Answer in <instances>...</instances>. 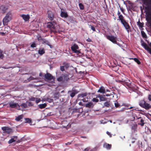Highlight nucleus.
<instances>
[{"instance_id":"nucleus-1","label":"nucleus","mask_w":151,"mask_h":151,"mask_svg":"<svg viewBox=\"0 0 151 151\" xmlns=\"http://www.w3.org/2000/svg\"><path fill=\"white\" fill-rule=\"evenodd\" d=\"M47 27L51 29L52 31L54 33L61 31L60 29V26L57 24L55 22H49L48 23Z\"/></svg>"},{"instance_id":"nucleus-2","label":"nucleus","mask_w":151,"mask_h":151,"mask_svg":"<svg viewBox=\"0 0 151 151\" xmlns=\"http://www.w3.org/2000/svg\"><path fill=\"white\" fill-rule=\"evenodd\" d=\"M12 14L10 13H7L3 20L4 25L7 24V23L11 19Z\"/></svg>"},{"instance_id":"nucleus-3","label":"nucleus","mask_w":151,"mask_h":151,"mask_svg":"<svg viewBox=\"0 0 151 151\" xmlns=\"http://www.w3.org/2000/svg\"><path fill=\"white\" fill-rule=\"evenodd\" d=\"M139 105L141 106L146 109H148L151 107V106L149 104L143 100L139 102Z\"/></svg>"},{"instance_id":"nucleus-4","label":"nucleus","mask_w":151,"mask_h":151,"mask_svg":"<svg viewBox=\"0 0 151 151\" xmlns=\"http://www.w3.org/2000/svg\"><path fill=\"white\" fill-rule=\"evenodd\" d=\"M71 48L72 51L74 53L78 54L80 53H81L80 51L78 50L79 49V47L77 45L75 44H74L71 46Z\"/></svg>"},{"instance_id":"nucleus-5","label":"nucleus","mask_w":151,"mask_h":151,"mask_svg":"<svg viewBox=\"0 0 151 151\" xmlns=\"http://www.w3.org/2000/svg\"><path fill=\"white\" fill-rule=\"evenodd\" d=\"M9 104L10 107L14 108H16L18 110H19L20 106L17 103H15L13 101H11L9 103Z\"/></svg>"},{"instance_id":"nucleus-6","label":"nucleus","mask_w":151,"mask_h":151,"mask_svg":"<svg viewBox=\"0 0 151 151\" xmlns=\"http://www.w3.org/2000/svg\"><path fill=\"white\" fill-rule=\"evenodd\" d=\"M106 38L114 43H116V37L112 35H108L106 36Z\"/></svg>"},{"instance_id":"nucleus-7","label":"nucleus","mask_w":151,"mask_h":151,"mask_svg":"<svg viewBox=\"0 0 151 151\" xmlns=\"http://www.w3.org/2000/svg\"><path fill=\"white\" fill-rule=\"evenodd\" d=\"M1 129L3 131L4 133L9 134L12 132V129L8 127H2L1 128Z\"/></svg>"},{"instance_id":"nucleus-8","label":"nucleus","mask_w":151,"mask_h":151,"mask_svg":"<svg viewBox=\"0 0 151 151\" xmlns=\"http://www.w3.org/2000/svg\"><path fill=\"white\" fill-rule=\"evenodd\" d=\"M45 78L48 80H51V83H53L54 81V80L53 79V77L50 73H47L45 75Z\"/></svg>"},{"instance_id":"nucleus-9","label":"nucleus","mask_w":151,"mask_h":151,"mask_svg":"<svg viewBox=\"0 0 151 151\" xmlns=\"http://www.w3.org/2000/svg\"><path fill=\"white\" fill-rule=\"evenodd\" d=\"M121 23L123 25L127 31L129 33L130 29V27L127 22L125 21H123V22H122Z\"/></svg>"},{"instance_id":"nucleus-10","label":"nucleus","mask_w":151,"mask_h":151,"mask_svg":"<svg viewBox=\"0 0 151 151\" xmlns=\"http://www.w3.org/2000/svg\"><path fill=\"white\" fill-rule=\"evenodd\" d=\"M20 16L25 21H28L30 18L28 14H21Z\"/></svg>"},{"instance_id":"nucleus-11","label":"nucleus","mask_w":151,"mask_h":151,"mask_svg":"<svg viewBox=\"0 0 151 151\" xmlns=\"http://www.w3.org/2000/svg\"><path fill=\"white\" fill-rule=\"evenodd\" d=\"M142 45L146 50H147L149 52L150 54H151V49L148 47V46L145 43L143 42L142 43Z\"/></svg>"},{"instance_id":"nucleus-12","label":"nucleus","mask_w":151,"mask_h":151,"mask_svg":"<svg viewBox=\"0 0 151 151\" xmlns=\"http://www.w3.org/2000/svg\"><path fill=\"white\" fill-rule=\"evenodd\" d=\"M17 137L16 136H14L12 137L11 139L8 142V143L9 144H11L12 143L15 142L17 140Z\"/></svg>"},{"instance_id":"nucleus-13","label":"nucleus","mask_w":151,"mask_h":151,"mask_svg":"<svg viewBox=\"0 0 151 151\" xmlns=\"http://www.w3.org/2000/svg\"><path fill=\"white\" fill-rule=\"evenodd\" d=\"M48 17L50 20H52L54 18V14L53 13L50 11L48 12Z\"/></svg>"},{"instance_id":"nucleus-14","label":"nucleus","mask_w":151,"mask_h":151,"mask_svg":"<svg viewBox=\"0 0 151 151\" xmlns=\"http://www.w3.org/2000/svg\"><path fill=\"white\" fill-rule=\"evenodd\" d=\"M137 119L139 120V121L138 124L140 125L141 126H143L145 124V123L143 119L141 117L138 118Z\"/></svg>"},{"instance_id":"nucleus-15","label":"nucleus","mask_w":151,"mask_h":151,"mask_svg":"<svg viewBox=\"0 0 151 151\" xmlns=\"http://www.w3.org/2000/svg\"><path fill=\"white\" fill-rule=\"evenodd\" d=\"M38 53L40 55H42L45 53V50L43 48H40L38 51Z\"/></svg>"},{"instance_id":"nucleus-16","label":"nucleus","mask_w":151,"mask_h":151,"mask_svg":"<svg viewBox=\"0 0 151 151\" xmlns=\"http://www.w3.org/2000/svg\"><path fill=\"white\" fill-rule=\"evenodd\" d=\"M98 92L100 93H104L105 92V90L104 88L103 87H101L97 91Z\"/></svg>"},{"instance_id":"nucleus-17","label":"nucleus","mask_w":151,"mask_h":151,"mask_svg":"<svg viewBox=\"0 0 151 151\" xmlns=\"http://www.w3.org/2000/svg\"><path fill=\"white\" fill-rule=\"evenodd\" d=\"M94 106L93 103L90 102L85 105V106L89 108H92Z\"/></svg>"},{"instance_id":"nucleus-18","label":"nucleus","mask_w":151,"mask_h":151,"mask_svg":"<svg viewBox=\"0 0 151 151\" xmlns=\"http://www.w3.org/2000/svg\"><path fill=\"white\" fill-rule=\"evenodd\" d=\"M60 16L62 17L66 18L68 17V15L66 12L62 11L61 13Z\"/></svg>"},{"instance_id":"nucleus-19","label":"nucleus","mask_w":151,"mask_h":151,"mask_svg":"<svg viewBox=\"0 0 151 151\" xmlns=\"http://www.w3.org/2000/svg\"><path fill=\"white\" fill-rule=\"evenodd\" d=\"M111 145L107 143H105L103 145L104 147L107 149H109L111 148Z\"/></svg>"},{"instance_id":"nucleus-20","label":"nucleus","mask_w":151,"mask_h":151,"mask_svg":"<svg viewBox=\"0 0 151 151\" xmlns=\"http://www.w3.org/2000/svg\"><path fill=\"white\" fill-rule=\"evenodd\" d=\"M110 103L109 102L107 101L105 102L104 104V106L102 107L103 108H104L105 107H109L110 106Z\"/></svg>"},{"instance_id":"nucleus-21","label":"nucleus","mask_w":151,"mask_h":151,"mask_svg":"<svg viewBox=\"0 0 151 151\" xmlns=\"http://www.w3.org/2000/svg\"><path fill=\"white\" fill-rule=\"evenodd\" d=\"M63 79L64 81H67L68 79V74H65L62 75Z\"/></svg>"},{"instance_id":"nucleus-22","label":"nucleus","mask_w":151,"mask_h":151,"mask_svg":"<svg viewBox=\"0 0 151 151\" xmlns=\"http://www.w3.org/2000/svg\"><path fill=\"white\" fill-rule=\"evenodd\" d=\"M68 93H70V95L72 97H73L76 93L75 91H73L72 92L71 91H69Z\"/></svg>"},{"instance_id":"nucleus-23","label":"nucleus","mask_w":151,"mask_h":151,"mask_svg":"<svg viewBox=\"0 0 151 151\" xmlns=\"http://www.w3.org/2000/svg\"><path fill=\"white\" fill-rule=\"evenodd\" d=\"M7 8L3 6H1L0 7V9L1 10L4 12H5Z\"/></svg>"},{"instance_id":"nucleus-24","label":"nucleus","mask_w":151,"mask_h":151,"mask_svg":"<svg viewBox=\"0 0 151 151\" xmlns=\"http://www.w3.org/2000/svg\"><path fill=\"white\" fill-rule=\"evenodd\" d=\"M119 20H120L121 22L122 23L123 21H125L124 19V17L122 15H119Z\"/></svg>"},{"instance_id":"nucleus-25","label":"nucleus","mask_w":151,"mask_h":151,"mask_svg":"<svg viewBox=\"0 0 151 151\" xmlns=\"http://www.w3.org/2000/svg\"><path fill=\"white\" fill-rule=\"evenodd\" d=\"M105 95H101V96L100 98V100L101 101H104L106 100V98L105 97Z\"/></svg>"},{"instance_id":"nucleus-26","label":"nucleus","mask_w":151,"mask_h":151,"mask_svg":"<svg viewBox=\"0 0 151 151\" xmlns=\"http://www.w3.org/2000/svg\"><path fill=\"white\" fill-rule=\"evenodd\" d=\"M37 39L40 42H41V41H42V43H45L46 41L45 40L42 38L40 37H38L37 38Z\"/></svg>"},{"instance_id":"nucleus-27","label":"nucleus","mask_w":151,"mask_h":151,"mask_svg":"<svg viewBox=\"0 0 151 151\" xmlns=\"http://www.w3.org/2000/svg\"><path fill=\"white\" fill-rule=\"evenodd\" d=\"M46 106V104H40L39 105V107L40 109H43L45 108Z\"/></svg>"},{"instance_id":"nucleus-28","label":"nucleus","mask_w":151,"mask_h":151,"mask_svg":"<svg viewBox=\"0 0 151 151\" xmlns=\"http://www.w3.org/2000/svg\"><path fill=\"white\" fill-rule=\"evenodd\" d=\"M137 125H133L132 127V129L134 131H135L137 130Z\"/></svg>"},{"instance_id":"nucleus-29","label":"nucleus","mask_w":151,"mask_h":151,"mask_svg":"<svg viewBox=\"0 0 151 151\" xmlns=\"http://www.w3.org/2000/svg\"><path fill=\"white\" fill-rule=\"evenodd\" d=\"M23 116L22 115H20L18 117L16 118L15 119L17 121H19L20 119H22Z\"/></svg>"},{"instance_id":"nucleus-30","label":"nucleus","mask_w":151,"mask_h":151,"mask_svg":"<svg viewBox=\"0 0 151 151\" xmlns=\"http://www.w3.org/2000/svg\"><path fill=\"white\" fill-rule=\"evenodd\" d=\"M25 120L26 121L25 123H30L31 122V120L29 118H26L25 119Z\"/></svg>"},{"instance_id":"nucleus-31","label":"nucleus","mask_w":151,"mask_h":151,"mask_svg":"<svg viewBox=\"0 0 151 151\" xmlns=\"http://www.w3.org/2000/svg\"><path fill=\"white\" fill-rule=\"evenodd\" d=\"M132 59H133L134 61L136 62L138 64H140V61L137 58H132Z\"/></svg>"},{"instance_id":"nucleus-32","label":"nucleus","mask_w":151,"mask_h":151,"mask_svg":"<svg viewBox=\"0 0 151 151\" xmlns=\"http://www.w3.org/2000/svg\"><path fill=\"white\" fill-rule=\"evenodd\" d=\"M57 80L59 81H64L62 76L58 78Z\"/></svg>"},{"instance_id":"nucleus-33","label":"nucleus","mask_w":151,"mask_h":151,"mask_svg":"<svg viewBox=\"0 0 151 151\" xmlns=\"http://www.w3.org/2000/svg\"><path fill=\"white\" fill-rule=\"evenodd\" d=\"M20 106L24 108H26L27 107V104L26 103H24L20 105Z\"/></svg>"},{"instance_id":"nucleus-34","label":"nucleus","mask_w":151,"mask_h":151,"mask_svg":"<svg viewBox=\"0 0 151 151\" xmlns=\"http://www.w3.org/2000/svg\"><path fill=\"white\" fill-rule=\"evenodd\" d=\"M79 6L80 7V8L81 10H83L84 9V6L83 4L81 3H80L79 4Z\"/></svg>"},{"instance_id":"nucleus-35","label":"nucleus","mask_w":151,"mask_h":151,"mask_svg":"<svg viewBox=\"0 0 151 151\" xmlns=\"http://www.w3.org/2000/svg\"><path fill=\"white\" fill-rule=\"evenodd\" d=\"M141 34L143 37L144 38H146L147 36L145 33L143 31H141Z\"/></svg>"},{"instance_id":"nucleus-36","label":"nucleus","mask_w":151,"mask_h":151,"mask_svg":"<svg viewBox=\"0 0 151 151\" xmlns=\"http://www.w3.org/2000/svg\"><path fill=\"white\" fill-rule=\"evenodd\" d=\"M4 58V55L3 54V52L0 50V58L2 59Z\"/></svg>"},{"instance_id":"nucleus-37","label":"nucleus","mask_w":151,"mask_h":151,"mask_svg":"<svg viewBox=\"0 0 151 151\" xmlns=\"http://www.w3.org/2000/svg\"><path fill=\"white\" fill-rule=\"evenodd\" d=\"M92 101L94 102H98L99 100L96 98H94L92 99Z\"/></svg>"},{"instance_id":"nucleus-38","label":"nucleus","mask_w":151,"mask_h":151,"mask_svg":"<svg viewBox=\"0 0 151 151\" xmlns=\"http://www.w3.org/2000/svg\"><path fill=\"white\" fill-rule=\"evenodd\" d=\"M31 47L33 48L35 47H36V45L34 42H33L31 44Z\"/></svg>"},{"instance_id":"nucleus-39","label":"nucleus","mask_w":151,"mask_h":151,"mask_svg":"<svg viewBox=\"0 0 151 151\" xmlns=\"http://www.w3.org/2000/svg\"><path fill=\"white\" fill-rule=\"evenodd\" d=\"M114 104H115V106L116 107H118L119 106V104L118 102L116 101H115V102L114 103Z\"/></svg>"},{"instance_id":"nucleus-40","label":"nucleus","mask_w":151,"mask_h":151,"mask_svg":"<svg viewBox=\"0 0 151 151\" xmlns=\"http://www.w3.org/2000/svg\"><path fill=\"white\" fill-rule=\"evenodd\" d=\"M137 25L141 27H143V25L142 24L139 22H137Z\"/></svg>"},{"instance_id":"nucleus-41","label":"nucleus","mask_w":151,"mask_h":151,"mask_svg":"<svg viewBox=\"0 0 151 151\" xmlns=\"http://www.w3.org/2000/svg\"><path fill=\"white\" fill-rule=\"evenodd\" d=\"M35 79V78L34 77L32 76H30L29 78L28 79V81H29L30 80H34Z\"/></svg>"},{"instance_id":"nucleus-42","label":"nucleus","mask_w":151,"mask_h":151,"mask_svg":"<svg viewBox=\"0 0 151 151\" xmlns=\"http://www.w3.org/2000/svg\"><path fill=\"white\" fill-rule=\"evenodd\" d=\"M40 101V99L37 98L35 100V102L36 103L38 104Z\"/></svg>"},{"instance_id":"nucleus-43","label":"nucleus","mask_w":151,"mask_h":151,"mask_svg":"<svg viewBox=\"0 0 151 151\" xmlns=\"http://www.w3.org/2000/svg\"><path fill=\"white\" fill-rule=\"evenodd\" d=\"M87 95V94L86 93H83V94H81V95H80V96L81 97H83L84 96H86Z\"/></svg>"},{"instance_id":"nucleus-44","label":"nucleus","mask_w":151,"mask_h":151,"mask_svg":"<svg viewBox=\"0 0 151 151\" xmlns=\"http://www.w3.org/2000/svg\"><path fill=\"white\" fill-rule=\"evenodd\" d=\"M100 122L101 124H105L106 123V122H104V121L103 120H101L100 121Z\"/></svg>"},{"instance_id":"nucleus-45","label":"nucleus","mask_w":151,"mask_h":151,"mask_svg":"<svg viewBox=\"0 0 151 151\" xmlns=\"http://www.w3.org/2000/svg\"><path fill=\"white\" fill-rule=\"evenodd\" d=\"M135 118L134 116H132V117L130 118V120L131 121H134L135 120Z\"/></svg>"},{"instance_id":"nucleus-46","label":"nucleus","mask_w":151,"mask_h":151,"mask_svg":"<svg viewBox=\"0 0 151 151\" xmlns=\"http://www.w3.org/2000/svg\"><path fill=\"white\" fill-rule=\"evenodd\" d=\"M91 29L94 31H95V28L92 26H91Z\"/></svg>"},{"instance_id":"nucleus-47","label":"nucleus","mask_w":151,"mask_h":151,"mask_svg":"<svg viewBox=\"0 0 151 151\" xmlns=\"http://www.w3.org/2000/svg\"><path fill=\"white\" fill-rule=\"evenodd\" d=\"M148 99L149 101H151V95H148Z\"/></svg>"},{"instance_id":"nucleus-48","label":"nucleus","mask_w":151,"mask_h":151,"mask_svg":"<svg viewBox=\"0 0 151 151\" xmlns=\"http://www.w3.org/2000/svg\"><path fill=\"white\" fill-rule=\"evenodd\" d=\"M60 68V70L62 71H63L64 70V67L63 66H61Z\"/></svg>"},{"instance_id":"nucleus-49","label":"nucleus","mask_w":151,"mask_h":151,"mask_svg":"<svg viewBox=\"0 0 151 151\" xmlns=\"http://www.w3.org/2000/svg\"><path fill=\"white\" fill-rule=\"evenodd\" d=\"M36 99L35 98L32 97L30 99V100L32 101H35Z\"/></svg>"},{"instance_id":"nucleus-50","label":"nucleus","mask_w":151,"mask_h":151,"mask_svg":"<svg viewBox=\"0 0 151 151\" xmlns=\"http://www.w3.org/2000/svg\"><path fill=\"white\" fill-rule=\"evenodd\" d=\"M106 133L107 134L109 135L110 136V137H111V134L110 133V132H108L107 131V132H106Z\"/></svg>"},{"instance_id":"nucleus-51","label":"nucleus","mask_w":151,"mask_h":151,"mask_svg":"<svg viewBox=\"0 0 151 151\" xmlns=\"http://www.w3.org/2000/svg\"><path fill=\"white\" fill-rule=\"evenodd\" d=\"M86 41L90 42L91 41V40L90 38H88V39L86 40Z\"/></svg>"},{"instance_id":"nucleus-52","label":"nucleus","mask_w":151,"mask_h":151,"mask_svg":"<svg viewBox=\"0 0 151 151\" xmlns=\"http://www.w3.org/2000/svg\"><path fill=\"white\" fill-rule=\"evenodd\" d=\"M100 96H101V95H100V94L97 95L96 96V98L97 99V98H99L100 99Z\"/></svg>"},{"instance_id":"nucleus-53","label":"nucleus","mask_w":151,"mask_h":151,"mask_svg":"<svg viewBox=\"0 0 151 151\" xmlns=\"http://www.w3.org/2000/svg\"><path fill=\"white\" fill-rule=\"evenodd\" d=\"M1 34V35H5V33H4V32H0V33Z\"/></svg>"},{"instance_id":"nucleus-54","label":"nucleus","mask_w":151,"mask_h":151,"mask_svg":"<svg viewBox=\"0 0 151 151\" xmlns=\"http://www.w3.org/2000/svg\"><path fill=\"white\" fill-rule=\"evenodd\" d=\"M82 101H83V102H85V101H87V100H86L85 99H82Z\"/></svg>"},{"instance_id":"nucleus-55","label":"nucleus","mask_w":151,"mask_h":151,"mask_svg":"<svg viewBox=\"0 0 151 151\" xmlns=\"http://www.w3.org/2000/svg\"><path fill=\"white\" fill-rule=\"evenodd\" d=\"M42 76V73H40L39 74V76Z\"/></svg>"},{"instance_id":"nucleus-56","label":"nucleus","mask_w":151,"mask_h":151,"mask_svg":"<svg viewBox=\"0 0 151 151\" xmlns=\"http://www.w3.org/2000/svg\"><path fill=\"white\" fill-rule=\"evenodd\" d=\"M66 144H67V145H70V143H69V142H68L67 143V144L66 143Z\"/></svg>"},{"instance_id":"nucleus-57","label":"nucleus","mask_w":151,"mask_h":151,"mask_svg":"<svg viewBox=\"0 0 151 151\" xmlns=\"http://www.w3.org/2000/svg\"><path fill=\"white\" fill-rule=\"evenodd\" d=\"M120 14V13L119 12H118V15L119 16V15H119Z\"/></svg>"},{"instance_id":"nucleus-58","label":"nucleus","mask_w":151,"mask_h":151,"mask_svg":"<svg viewBox=\"0 0 151 151\" xmlns=\"http://www.w3.org/2000/svg\"><path fill=\"white\" fill-rule=\"evenodd\" d=\"M133 108L132 107H130L129 108V109H131L132 108Z\"/></svg>"},{"instance_id":"nucleus-59","label":"nucleus","mask_w":151,"mask_h":151,"mask_svg":"<svg viewBox=\"0 0 151 151\" xmlns=\"http://www.w3.org/2000/svg\"><path fill=\"white\" fill-rule=\"evenodd\" d=\"M150 46L151 47V43H150Z\"/></svg>"},{"instance_id":"nucleus-60","label":"nucleus","mask_w":151,"mask_h":151,"mask_svg":"<svg viewBox=\"0 0 151 151\" xmlns=\"http://www.w3.org/2000/svg\"><path fill=\"white\" fill-rule=\"evenodd\" d=\"M106 96H109V94H107L106 95Z\"/></svg>"},{"instance_id":"nucleus-61","label":"nucleus","mask_w":151,"mask_h":151,"mask_svg":"<svg viewBox=\"0 0 151 151\" xmlns=\"http://www.w3.org/2000/svg\"><path fill=\"white\" fill-rule=\"evenodd\" d=\"M49 46L50 47V48H52L51 46L50 45H49Z\"/></svg>"},{"instance_id":"nucleus-62","label":"nucleus","mask_w":151,"mask_h":151,"mask_svg":"<svg viewBox=\"0 0 151 151\" xmlns=\"http://www.w3.org/2000/svg\"><path fill=\"white\" fill-rule=\"evenodd\" d=\"M51 101H52V100H50V101H49V102H51Z\"/></svg>"},{"instance_id":"nucleus-63","label":"nucleus","mask_w":151,"mask_h":151,"mask_svg":"<svg viewBox=\"0 0 151 151\" xmlns=\"http://www.w3.org/2000/svg\"><path fill=\"white\" fill-rule=\"evenodd\" d=\"M51 101H52V100H50V101H49V102H51Z\"/></svg>"},{"instance_id":"nucleus-64","label":"nucleus","mask_w":151,"mask_h":151,"mask_svg":"<svg viewBox=\"0 0 151 151\" xmlns=\"http://www.w3.org/2000/svg\"><path fill=\"white\" fill-rule=\"evenodd\" d=\"M56 98L57 99H58V97H56Z\"/></svg>"}]
</instances>
